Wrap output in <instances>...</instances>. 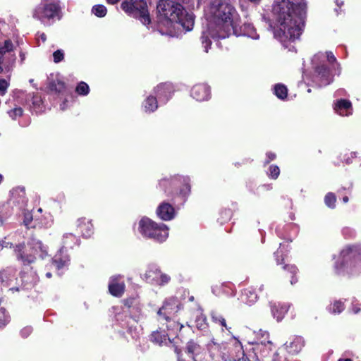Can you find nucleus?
<instances>
[{
	"label": "nucleus",
	"instance_id": "c03bdc74",
	"mask_svg": "<svg viewBox=\"0 0 361 361\" xmlns=\"http://www.w3.org/2000/svg\"><path fill=\"white\" fill-rule=\"evenodd\" d=\"M29 97L32 99V104L34 108H38L42 104V99L38 95H28Z\"/></svg>",
	"mask_w": 361,
	"mask_h": 361
},
{
	"label": "nucleus",
	"instance_id": "393cba45",
	"mask_svg": "<svg viewBox=\"0 0 361 361\" xmlns=\"http://www.w3.org/2000/svg\"><path fill=\"white\" fill-rule=\"evenodd\" d=\"M257 336L261 339L256 343L257 350H261L262 347L264 345L267 346V345L269 350H272L273 343L269 341V335L267 331L259 330L257 334Z\"/></svg>",
	"mask_w": 361,
	"mask_h": 361
},
{
	"label": "nucleus",
	"instance_id": "7ed1b4c3",
	"mask_svg": "<svg viewBox=\"0 0 361 361\" xmlns=\"http://www.w3.org/2000/svg\"><path fill=\"white\" fill-rule=\"evenodd\" d=\"M157 11L160 16L170 23L180 25L186 31L192 30L195 16L185 12L181 4L171 0H161L157 5Z\"/></svg>",
	"mask_w": 361,
	"mask_h": 361
},
{
	"label": "nucleus",
	"instance_id": "052dcab7",
	"mask_svg": "<svg viewBox=\"0 0 361 361\" xmlns=\"http://www.w3.org/2000/svg\"><path fill=\"white\" fill-rule=\"evenodd\" d=\"M279 255H281V252L278 250L275 253H274V255H275V257H276V262L278 264H281L280 262H279Z\"/></svg>",
	"mask_w": 361,
	"mask_h": 361
},
{
	"label": "nucleus",
	"instance_id": "58836bf2",
	"mask_svg": "<svg viewBox=\"0 0 361 361\" xmlns=\"http://www.w3.org/2000/svg\"><path fill=\"white\" fill-rule=\"evenodd\" d=\"M280 173V169L276 165H271L269 169V176L273 179H276Z\"/></svg>",
	"mask_w": 361,
	"mask_h": 361
},
{
	"label": "nucleus",
	"instance_id": "1a4fd4ad",
	"mask_svg": "<svg viewBox=\"0 0 361 361\" xmlns=\"http://www.w3.org/2000/svg\"><path fill=\"white\" fill-rule=\"evenodd\" d=\"M77 241L75 235L73 233H65L63 236V246L60 249L58 253L52 259V263L55 265L56 268L59 270L66 267L70 261L69 256L64 250V247H72L73 245Z\"/></svg>",
	"mask_w": 361,
	"mask_h": 361
},
{
	"label": "nucleus",
	"instance_id": "37998d69",
	"mask_svg": "<svg viewBox=\"0 0 361 361\" xmlns=\"http://www.w3.org/2000/svg\"><path fill=\"white\" fill-rule=\"evenodd\" d=\"M54 61L55 63H59L64 59V53L62 50L58 49L53 54Z\"/></svg>",
	"mask_w": 361,
	"mask_h": 361
},
{
	"label": "nucleus",
	"instance_id": "c85d7f7f",
	"mask_svg": "<svg viewBox=\"0 0 361 361\" xmlns=\"http://www.w3.org/2000/svg\"><path fill=\"white\" fill-rule=\"evenodd\" d=\"M329 311L332 314H339L344 310V305L340 300H336L328 307Z\"/></svg>",
	"mask_w": 361,
	"mask_h": 361
},
{
	"label": "nucleus",
	"instance_id": "5fc2aeb1",
	"mask_svg": "<svg viewBox=\"0 0 361 361\" xmlns=\"http://www.w3.org/2000/svg\"><path fill=\"white\" fill-rule=\"evenodd\" d=\"M327 60L329 63H334L336 61V57L334 56V54L331 51L326 53Z\"/></svg>",
	"mask_w": 361,
	"mask_h": 361
},
{
	"label": "nucleus",
	"instance_id": "cd10ccee",
	"mask_svg": "<svg viewBox=\"0 0 361 361\" xmlns=\"http://www.w3.org/2000/svg\"><path fill=\"white\" fill-rule=\"evenodd\" d=\"M143 106L146 112L154 111L158 107L157 98L152 96L148 97L144 102Z\"/></svg>",
	"mask_w": 361,
	"mask_h": 361
},
{
	"label": "nucleus",
	"instance_id": "423d86ee",
	"mask_svg": "<svg viewBox=\"0 0 361 361\" xmlns=\"http://www.w3.org/2000/svg\"><path fill=\"white\" fill-rule=\"evenodd\" d=\"M160 187L169 197L180 196L183 199L190 192L189 178L183 176H174L171 178H164L159 182Z\"/></svg>",
	"mask_w": 361,
	"mask_h": 361
},
{
	"label": "nucleus",
	"instance_id": "9d476101",
	"mask_svg": "<svg viewBox=\"0 0 361 361\" xmlns=\"http://www.w3.org/2000/svg\"><path fill=\"white\" fill-rule=\"evenodd\" d=\"M144 279L147 283L158 286H164L171 280L169 275L162 273L155 265L149 267L144 274Z\"/></svg>",
	"mask_w": 361,
	"mask_h": 361
},
{
	"label": "nucleus",
	"instance_id": "ddd939ff",
	"mask_svg": "<svg viewBox=\"0 0 361 361\" xmlns=\"http://www.w3.org/2000/svg\"><path fill=\"white\" fill-rule=\"evenodd\" d=\"M22 283L26 289L34 287L39 281V277L37 273L32 268L27 270L24 269L21 272Z\"/></svg>",
	"mask_w": 361,
	"mask_h": 361
},
{
	"label": "nucleus",
	"instance_id": "3c124183",
	"mask_svg": "<svg viewBox=\"0 0 361 361\" xmlns=\"http://www.w3.org/2000/svg\"><path fill=\"white\" fill-rule=\"evenodd\" d=\"M32 329L31 326H26L21 330L20 334L23 337L26 338L32 333Z\"/></svg>",
	"mask_w": 361,
	"mask_h": 361
},
{
	"label": "nucleus",
	"instance_id": "a18cd8bd",
	"mask_svg": "<svg viewBox=\"0 0 361 361\" xmlns=\"http://www.w3.org/2000/svg\"><path fill=\"white\" fill-rule=\"evenodd\" d=\"M347 263V265L346 266H343L341 265V267H338V264L336 265V269L337 270V272L338 274L341 273L343 271H342V269H343V267H344L345 269H346V272L348 273V274H353L354 271L351 269V267H352V264L353 263L350 262V264L346 262Z\"/></svg>",
	"mask_w": 361,
	"mask_h": 361
},
{
	"label": "nucleus",
	"instance_id": "2eb2a0df",
	"mask_svg": "<svg viewBox=\"0 0 361 361\" xmlns=\"http://www.w3.org/2000/svg\"><path fill=\"white\" fill-rule=\"evenodd\" d=\"M190 94L197 101L206 100L210 94L209 87L205 84H197L192 88Z\"/></svg>",
	"mask_w": 361,
	"mask_h": 361
},
{
	"label": "nucleus",
	"instance_id": "9b49d317",
	"mask_svg": "<svg viewBox=\"0 0 361 361\" xmlns=\"http://www.w3.org/2000/svg\"><path fill=\"white\" fill-rule=\"evenodd\" d=\"M312 81L321 87L329 85L333 81V76L324 65H321L316 68Z\"/></svg>",
	"mask_w": 361,
	"mask_h": 361
},
{
	"label": "nucleus",
	"instance_id": "79ce46f5",
	"mask_svg": "<svg viewBox=\"0 0 361 361\" xmlns=\"http://www.w3.org/2000/svg\"><path fill=\"white\" fill-rule=\"evenodd\" d=\"M0 311L4 317L2 319L0 318V328H3L9 322L10 317L9 316L5 314L6 310L4 307H1Z\"/></svg>",
	"mask_w": 361,
	"mask_h": 361
},
{
	"label": "nucleus",
	"instance_id": "680f3d73",
	"mask_svg": "<svg viewBox=\"0 0 361 361\" xmlns=\"http://www.w3.org/2000/svg\"><path fill=\"white\" fill-rule=\"evenodd\" d=\"M39 38L42 39V41L43 42H44L46 41V39H47L46 35H45V34H44V33H42V34H40V35H39Z\"/></svg>",
	"mask_w": 361,
	"mask_h": 361
},
{
	"label": "nucleus",
	"instance_id": "5701e85b",
	"mask_svg": "<svg viewBox=\"0 0 361 361\" xmlns=\"http://www.w3.org/2000/svg\"><path fill=\"white\" fill-rule=\"evenodd\" d=\"M78 228L82 236L88 238L93 233V226L90 221L85 218H81L78 220Z\"/></svg>",
	"mask_w": 361,
	"mask_h": 361
},
{
	"label": "nucleus",
	"instance_id": "4468645a",
	"mask_svg": "<svg viewBox=\"0 0 361 361\" xmlns=\"http://www.w3.org/2000/svg\"><path fill=\"white\" fill-rule=\"evenodd\" d=\"M178 311V305L174 300L166 301L163 306L159 310L158 315L159 320H168L170 315Z\"/></svg>",
	"mask_w": 361,
	"mask_h": 361
},
{
	"label": "nucleus",
	"instance_id": "49530a36",
	"mask_svg": "<svg viewBox=\"0 0 361 361\" xmlns=\"http://www.w3.org/2000/svg\"><path fill=\"white\" fill-rule=\"evenodd\" d=\"M355 157H356V153L351 152L343 154L342 159L345 163L350 164L351 163L352 159H354Z\"/></svg>",
	"mask_w": 361,
	"mask_h": 361
},
{
	"label": "nucleus",
	"instance_id": "69168bd1",
	"mask_svg": "<svg viewBox=\"0 0 361 361\" xmlns=\"http://www.w3.org/2000/svg\"><path fill=\"white\" fill-rule=\"evenodd\" d=\"M336 3L338 6H341L343 4V1L339 0H336Z\"/></svg>",
	"mask_w": 361,
	"mask_h": 361
},
{
	"label": "nucleus",
	"instance_id": "864d4df0",
	"mask_svg": "<svg viewBox=\"0 0 361 361\" xmlns=\"http://www.w3.org/2000/svg\"><path fill=\"white\" fill-rule=\"evenodd\" d=\"M224 287V285L215 286L212 288V292L216 295H220L221 293V288Z\"/></svg>",
	"mask_w": 361,
	"mask_h": 361
},
{
	"label": "nucleus",
	"instance_id": "473e14b6",
	"mask_svg": "<svg viewBox=\"0 0 361 361\" xmlns=\"http://www.w3.org/2000/svg\"><path fill=\"white\" fill-rule=\"evenodd\" d=\"M92 12L97 17L102 18L106 16V8L102 4L95 5L92 7Z\"/></svg>",
	"mask_w": 361,
	"mask_h": 361
},
{
	"label": "nucleus",
	"instance_id": "09e8293b",
	"mask_svg": "<svg viewBox=\"0 0 361 361\" xmlns=\"http://www.w3.org/2000/svg\"><path fill=\"white\" fill-rule=\"evenodd\" d=\"M352 252H353L352 248L350 247H347L341 250L340 255H341V257L343 258V259L345 260V258L350 256Z\"/></svg>",
	"mask_w": 361,
	"mask_h": 361
},
{
	"label": "nucleus",
	"instance_id": "c756f323",
	"mask_svg": "<svg viewBox=\"0 0 361 361\" xmlns=\"http://www.w3.org/2000/svg\"><path fill=\"white\" fill-rule=\"evenodd\" d=\"M274 93L278 98L283 99L287 97L288 90L285 85L278 84L275 85Z\"/></svg>",
	"mask_w": 361,
	"mask_h": 361
},
{
	"label": "nucleus",
	"instance_id": "ea45409f",
	"mask_svg": "<svg viewBox=\"0 0 361 361\" xmlns=\"http://www.w3.org/2000/svg\"><path fill=\"white\" fill-rule=\"evenodd\" d=\"M196 325L197 327L200 329H203L206 327V317L203 314H200L197 317L196 319Z\"/></svg>",
	"mask_w": 361,
	"mask_h": 361
},
{
	"label": "nucleus",
	"instance_id": "20e7f679",
	"mask_svg": "<svg viewBox=\"0 0 361 361\" xmlns=\"http://www.w3.org/2000/svg\"><path fill=\"white\" fill-rule=\"evenodd\" d=\"M17 259L20 261L24 265L33 263L35 261V255L39 254V257L42 259L47 255L46 247L42 245V242L32 239L28 243L27 247L25 244L17 245L14 248Z\"/></svg>",
	"mask_w": 361,
	"mask_h": 361
},
{
	"label": "nucleus",
	"instance_id": "0e129e2a",
	"mask_svg": "<svg viewBox=\"0 0 361 361\" xmlns=\"http://www.w3.org/2000/svg\"><path fill=\"white\" fill-rule=\"evenodd\" d=\"M320 56H324L323 54H318L315 55V56H314V59H313V61H316V60H317V59H318Z\"/></svg>",
	"mask_w": 361,
	"mask_h": 361
},
{
	"label": "nucleus",
	"instance_id": "13d9d810",
	"mask_svg": "<svg viewBox=\"0 0 361 361\" xmlns=\"http://www.w3.org/2000/svg\"><path fill=\"white\" fill-rule=\"evenodd\" d=\"M13 244L11 243L7 242L6 238L0 240V246L2 247H11Z\"/></svg>",
	"mask_w": 361,
	"mask_h": 361
},
{
	"label": "nucleus",
	"instance_id": "0eeeda50",
	"mask_svg": "<svg viewBox=\"0 0 361 361\" xmlns=\"http://www.w3.org/2000/svg\"><path fill=\"white\" fill-rule=\"evenodd\" d=\"M121 8L127 15L139 19L145 25L151 22L145 0H123Z\"/></svg>",
	"mask_w": 361,
	"mask_h": 361
},
{
	"label": "nucleus",
	"instance_id": "f704fd0d",
	"mask_svg": "<svg viewBox=\"0 0 361 361\" xmlns=\"http://www.w3.org/2000/svg\"><path fill=\"white\" fill-rule=\"evenodd\" d=\"M10 84V75L6 79H0V95L4 96Z\"/></svg>",
	"mask_w": 361,
	"mask_h": 361
},
{
	"label": "nucleus",
	"instance_id": "72a5a7b5",
	"mask_svg": "<svg viewBox=\"0 0 361 361\" xmlns=\"http://www.w3.org/2000/svg\"><path fill=\"white\" fill-rule=\"evenodd\" d=\"M151 341L159 345H162L166 340V335H162L159 332H154L151 335Z\"/></svg>",
	"mask_w": 361,
	"mask_h": 361
},
{
	"label": "nucleus",
	"instance_id": "4be33fe9",
	"mask_svg": "<svg viewBox=\"0 0 361 361\" xmlns=\"http://www.w3.org/2000/svg\"><path fill=\"white\" fill-rule=\"evenodd\" d=\"M238 31L239 33H232L236 36L246 35L252 39H257L259 35L257 34L255 29L251 24L245 23L243 25H240V19L238 18Z\"/></svg>",
	"mask_w": 361,
	"mask_h": 361
},
{
	"label": "nucleus",
	"instance_id": "a19ab883",
	"mask_svg": "<svg viewBox=\"0 0 361 361\" xmlns=\"http://www.w3.org/2000/svg\"><path fill=\"white\" fill-rule=\"evenodd\" d=\"M23 109L20 107H16L8 111L9 116L13 118L16 119L17 117L21 116L23 114Z\"/></svg>",
	"mask_w": 361,
	"mask_h": 361
},
{
	"label": "nucleus",
	"instance_id": "6ab92c4d",
	"mask_svg": "<svg viewBox=\"0 0 361 361\" xmlns=\"http://www.w3.org/2000/svg\"><path fill=\"white\" fill-rule=\"evenodd\" d=\"M172 88L169 84L158 85L155 90L157 97L160 102L166 103L171 97Z\"/></svg>",
	"mask_w": 361,
	"mask_h": 361
},
{
	"label": "nucleus",
	"instance_id": "de8ad7c7",
	"mask_svg": "<svg viewBox=\"0 0 361 361\" xmlns=\"http://www.w3.org/2000/svg\"><path fill=\"white\" fill-rule=\"evenodd\" d=\"M7 210L8 208L4 204L0 205V222L1 224L3 223L4 219L8 214Z\"/></svg>",
	"mask_w": 361,
	"mask_h": 361
},
{
	"label": "nucleus",
	"instance_id": "774afa93",
	"mask_svg": "<svg viewBox=\"0 0 361 361\" xmlns=\"http://www.w3.org/2000/svg\"><path fill=\"white\" fill-rule=\"evenodd\" d=\"M338 361H353V360L349 358H345V359L340 358Z\"/></svg>",
	"mask_w": 361,
	"mask_h": 361
},
{
	"label": "nucleus",
	"instance_id": "6e6d98bb",
	"mask_svg": "<svg viewBox=\"0 0 361 361\" xmlns=\"http://www.w3.org/2000/svg\"><path fill=\"white\" fill-rule=\"evenodd\" d=\"M32 217L30 214H25L24 218V224L25 226H28L32 221Z\"/></svg>",
	"mask_w": 361,
	"mask_h": 361
},
{
	"label": "nucleus",
	"instance_id": "2f4dec72",
	"mask_svg": "<svg viewBox=\"0 0 361 361\" xmlns=\"http://www.w3.org/2000/svg\"><path fill=\"white\" fill-rule=\"evenodd\" d=\"M211 317H212V320L214 323L218 324L221 325V326L225 327L226 329H228L226 319L221 314H220L216 312H212L211 313Z\"/></svg>",
	"mask_w": 361,
	"mask_h": 361
},
{
	"label": "nucleus",
	"instance_id": "4d7b16f0",
	"mask_svg": "<svg viewBox=\"0 0 361 361\" xmlns=\"http://www.w3.org/2000/svg\"><path fill=\"white\" fill-rule=\"evenodd\" d=\"M267 159L265 161V164H268L271 161L275 159L276 154L273 152H268V153H267Z\"/></svg>",
	"mask_w": 361,
	"mask_h": 361
},
{
	"label": "nucleus",
	"instance_id": "412c9836",
	"mask_svg": "<svg viewBox=\"0 0 361 361\" xmlns=\"http://www.w3.org/2000/svg\"><path fill=\"white\" fill-rule=\"evenodd\" d=\"M334 109L341 116L350 115L353 111L351 102L345 99L338 100Z\"/></svg>",
	"mask_w": 361,
	"mask_h": 361
},
{
	"label": "nucleus",
	"instance_id": "bb28decb",
	"mask_svg": "<svg viewBox=\"0 0 361 361\" xmlns=\"http://www.w3.org/2000/svg\"><path fill=\"white\" fill-rule=\"evenodd\" d=\"M185 350L186 353L189 354L195 360H196L195 357L202 353V348L198 343L193 341H190L188 342L185 347Z\"/></svg>",
	"mask_w": 361,
	"mask_h": 361
},
{
	"label": "nucleus",
	"instance_id": "4c0bfd02",
	"mask_svg": "<svg viewBox=\"0 0 361 361\" xmlns=\"http://www.w3.org/2000/svg\"><path fill=\"white\" fill-rule=\"evenodd\" d=\"M76 92L81 95H86L89 92V86L87 83L84 82H80L77 87H76Z\"/></svg>",
	"mask_w": 361,
	"mask_h": 361
},
{
	"label": "nucleus",
	"instance_id": "bf43d9fd",
	"mask_svg": "<svg viewBox=\"0 0 361 361\" xmlns=\"http://www.w3.org/2000/svg\"><path fill=\"white\" fill-rule=\"evenodd\" d=\"M352 310L355 314L358 313L361 310V305L358 303L353 305Z\"/></svg>",
	"mask_w": 361,
	"mask_h": 361
},
{
	"label": "nucleus",
	"instance_id": "f3484780",
	"mask_svg": "<svg viewBox=\"0 0 361 361\" xmlns=\"http://www.w3.org/2000/svg\"><path fill=\"white\" fill-rule=\"evenodd\" d=\"M118 277H111L109 284L110 293L116 297H121L125 290V284L123 282H118Z\"/></svg>",
	"mask_w": 361,
	"mask_h": 361
},
{
	"label": "nucleus",
	"instance_id": "c9c22d12",
	"mask_svg": "<svg viewBox=\"0 0 361 361\" xmlns=\"http://www.w3.org/2000/svg\"><path fill=\"white\" fill-rule=\"evenodd\" d=\"M50 88L51 90H54L57 92H62L65 90V84L60 80L53 81L50 84Z\"/></svg>",
	"mask_w": 361,
	"mask_h": 361
},
{
	"label": "nucleus",
	"instance_id": "338daca9",
	"mask_svg": "<svg viewBox=\"0 0 361 361\" xmlns=\"http://www.w3.org/2000/svg\"><path fill=\"white\" fill-rule=\"evenodd\" d=\"M297 282V279H294V277L292 276V279L290 280V283L292 285L295 284Z\"/></svg>",
	"mask_w": 361,
	"mask_h": 361
},
{
	"label": "nucleus",
	"instance_id": "f8f14e48",
	"mask_svg": "<svg viewBox=\"0 0 361 361\" xmlns=\"http://www.w3.org/2000/svg\"><path fill=\"white\" fill-rule=\"evenodd\" d=\"M209 357L205 361H227L228 357L221 350L219 344L212 341L208 344Z\"/></svg>",
	"mask_w": 361,
	"mask_h": 361
},
{
	"label": "nucleus",
	"instance_id": "39448f33",
	"mask_svg": "<svg viewBox=\"0 0 361 361\" xmlns=\"http://www.w3.org/2000/svg\"><path fill=\"white\" fill-rule=\"evenodd\" d=\"M138 231L142 236L163 242L169 236L168 228L164 224H158L147 217H142L138 224Z\"/></svg>",
	"mask_w": 361,
	"mask_h": 361
},
{
	"label": "nucleus",
	"instance_id": "dca6fc26",
	"mask_svg": "<svg viewBox=\"0 0 361 361\" xmlns=\"http://www.w3.org/2000/svg\"><path fill=\"white\" fill-rule=\"evenodd\" d=\"M305 345L303 338L300 336H295L287 341L284 346L288 352L292 354L299 353Z\"/></svg>",
	"mask_w": 361,
	"mask_h": 361
},
{
	"label": "nucleus",
	"instance_id": "6e6552de",
	"mask_svg": "<svg viewBox=\"0 0 361 361\" xmlns=\"http://www.w3.org/2000/svg\"><path fill=\"white\" fill-rule=\"evenodd\" d=\"M59 12L60 6L57 0H42L40 5L35 9L33 16L45 22L59 17Z\"/></svg>",
	"mask_w": 361,
	"mask_h": 361
},
{
	"label": "nucleus",
	"instance_id": "aec40b11",
	"mask_svg": "<svg viewBox=\"0 0 361 361\" xmlns=\"http://www.w3.org/2000/svg\"><path fill=\"white\" fill-rule=\"evenodd\" d=\"M16 270L12 267H7L0 271V281L5 286L11 285L16 279Z\"/></svg>",
	"mask_w": 361,
	"mask_h": 361
},
{
	"label": "nucleus",
	"instance_id": "8fccbe9b",
	"mask_svg": "<svg viewBox=\"0 0 361 361\" xmlns=\"http://www.w3.org/2000/svg\"><path fill=\"white\" fill-rule=\"evenodd\" d=\"M255 350L257 352H259L261 354V356H262V357L268 356L269 353L271 351V350H269L267 345V346L264 345L263 347H262L261 350H257L256 347H255Z\"/></svg>",
	"mask_w": 361,
	"mask_h": 361
},
{
	"label": "nucleus",
	"instance_id": "a211bd4d",
	"mask_svg": "<svg viewBox=\"0 0 361 361\" xmlns=\"http://www.w3.org/2000/svg\"><path fill=\"white\" fill-rule=\"evenodd\" d=\"M157 215L164 221H169L174 217L173 207L169 203H162L157 210Z\"/></svg>",
	"mask_w": 361,
	"mask_h": 361
},
{
	"label": "nucleus",
	"instance_id": "e433bc0d",
	"mask_svg": "<svg viewBox=\"0 0 361 361\" xmlns=\"http://www.w3.org/2000/svg\"><path fill=\"white\" fill-rule=\"evenodd\" d=\"M336 196L332 192H329L326 195L324 201L326 206L331 208H334L335 207L336 202Z\"/></svg>",
	"mask_w": 361,
	"mask_h": 361
},
{
	"label": "nucleus",
	"instance_id": "f03ea898",
	"mask_svg": "<svg viewBox=\"0 0 361 361\" xmlns=\"http://www.w3.org/2000/svg\"><path fill=\"white\" fill-rule=\"evenodd\" d=\"M207 14L212 18L214 26L210 25L201 37L205 52L211 44L209 35L213 38L224 39L231 33H239L238 15L235 8L226 0H215L206 9Z\"/></svg>",
	"mask_w": 361,
	"mask_h": 361
},
{
	"label": "nucleus",
	"instance_id": "b1692460",
	"mask_svg": "<svg viewBox=\"0 0 361 361\" xmlns=\"http://www.w3.org/2000/svg\"><path fill=\"white\" fill-rule=\"evenodd\" d=\"M288 306L286 304H274L271 305V313L274 318L278 322H280L283 318L284 315L288 310Z\"/></svg>",
	"mask_w": 361,
	"mask_h": 361
},
{
	"label": "nucleus",
	"instance_id": "e2e57ef3",
	"mask_svg": "<svg viewBox=\"0 0 361 361\" xmlns=\"http://www.w3.org/2000/svg\"><path fill=\"white\" fill-rule=\"evenodd\" d=\"M109 4H115L119 1V0H106Z\"/></svg>",
	"mask_w": 361,
	"mask_h": 361
},
{
	"label": "nucleus",
	"instance_id": "a878e982",
	"mask_svg": "<svg viewBox=\"0 0 361 361\" xmlns=\"http://www.w3.org/2000/svg\"><path fill=\"white\" fill-rule=\"evenodd\" d=\"M257 300V295L255 291L251 288L245 289L240 295L241 302L248 305H253Z\"/></svg>",
	"mask_w": 361,
	"mask_h": 361
},
{
	"label": "nucleus",
	"instance_id": "7c9ffc66",
	"mask_svg": "<svg viewBox=\"0 0 361 361\" xmlns=\"http://www.w3.org/2000/svg\"><path fill=\"white\" fill-rule=\"evenodd\" d=\"M166 322V328L169 331H173L175 332H177L178 331H180L183 328V324H180L179 322L172 320L170 318L168 319V320H165Z\"/></svg>",
	"mask_w": 361,
	"mask_h": 361
},
{
	"label": "nucleus",
	"instance_id": "603ef678",
	"mask_svg": "<svg viewBox=\"0 0 361 361\" xmlns=\"http://www.w3.org/2000/svg\"><path fill=\"white\" fill-rule=\"evenodd\" d=\"M283 268V269L289 271L293 275L296 274V273L298 271V269L294 265H285Z\"/></svg>",
	"mask_w": 361,
	"mask_h": 361
},
{
	"label": "nucleus",
	"instance_id": "f257e3e1",
	"mask_svg": "<svg viewBox=\"0 0 361 361\" xmlns=\"http://www.w3.org/2000/svg\"><path fill=\"white\" fill-rule=\"evenodd\" d=\"M273 13L279 23L274 37L284 47L300 38L304 26L305 6L290 0H276L273 4Z\"/></svg>",
	"mask_w": 361,
	"mask_h": 361
}]
</instances>
